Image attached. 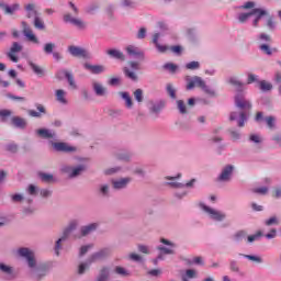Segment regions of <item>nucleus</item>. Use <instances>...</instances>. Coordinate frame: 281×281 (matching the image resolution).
<instances>
[{"mask_svg": "<svg viewBox=\"0 0 281 281\" xmlns=\"http://www.w3.org/2000/svg\"><path fill=\"white\" fill-rule=\"evenodd\" d=\"M18 256L24 258L29 267V278L33 281H42L49 273V263H38L36 255L30 249L22 247L18 250Z\"/></svg>", "mask_w": 281, "mask_h": 281, "instance_id": "nucleus-1", "label": "nucleus"}, {"mask_svg": "<svg viewBox=\"0 0 281 281\" xmlns=\"http://www.w3.org/2000/svg\"><path fill=\"white\" fill-rule=\"evenodd\" d=\"M235 106L239 109V112H231L229 121L237 122V126L243 128L247 122V111H251V101L245 98V92L235 94Z\"/></svg>", "mask_w": 281, "mask_h": 281, "instance_id": "nucleus-2", "label": "nucleus"}, {"mask_svg": "<svg viewBox=\"0 0 281 281\" xmlns=\"http://www.w3.org/2000/svg\"><path fill=\"white\" fill-rule=\"evenodd\" d=\"M186 82H187V91H192V89H194V87H198L199 89H201L203 91V93H205V95H209V98H217L218 97V93L216 92V90H214L212 87L207 86L205 80H203V78H201L199 76H193V77L187 76Z\"/></svg>", "mask_w": 281, "mask_h": 281, "instance_id": "nucleus-3", "label": "nucleus"}, {"mask_svg": "<svg viewBox=\"0 0 281 281\" xmlns=\"http://www.w3.org/2000/svg\"><path fill=\"white\" fill-rule=\"evenodd\" d=\"M199 207H201V210H203V212L209 214L211 221H216L217 223H221L227 218V214H225L223 211L212 209V207L205 205V203H203V202H201L199 204Z\"/></svg>", "mask_w": 281, "mask_h": 281, "instance_id": "nucleus-4", "label": "nucleus"}, {"mask_svg": "<svg viewBox=\"0 0 281 281\" xmlns=\"http://www.w3.org/2000/svg\"><path fill=\"white\" fill-rule=\"evenodd\" d=\"M48 144L52 146L55 153H67V154L78 153V147L71 146L69 145V143L49 140Z\"/></svg>", "mask_w": 281, "mask_h": 281, "instance_id": "nucleus-5", "label": "nucleus"}, {"mask_svg": "<svg viewBox=\"0 0 281 281\" xmlns=\"http://www.w3.org/2000/svg\"><path fill=\"white\" fill-rule=\"evenodd\" d=\"M86 170L85 165H79L77 167H71L70 165H63L60 167V172L63 175H68L69 179H76V177H80Z\"/></svg>", "mask_w": 281, "mask_h": 281, "instance_id": "nucleus-6", "label": "nucleus"}, {"mask_svg": "<svg viewBox=\"0 0 281 281\" xmlns=\"http://www.w3.org/2000/svg\"><path fill=\"white\" fill-rule=\"evenodd\" d=\"M55 78L57 80H67L70 89H72L74 91H76V89H78V85L76 83V79L74 78V74H71V71L67 70V69H59L57 70V72L55 74Z\"/></svg>", "mask_w": 281, "mask_h": 281, "instance_id": "nucleus-7", "label": "nucleus"}, {"mask_svg": "<svg viewBox=\"0 0 281 281\" xmlns=\"http://www.w3.org/2000/svg\"><path fill=\"white\" fill-rule=\"evenodd\" d=\"M160 243L165 246H157V251H160L161 254H165V256H175V249H177V244L166 239L160 238Z\"/></svg>", "mask_w": 281, "mask_h": 281, "instance_id": "nucleus-8", "label": "nucleus"}, {"mask_svg": "<svg viewBox=\"0 0 281 281\" xmlns=\"http://www.w3.org/2000/svg\"><path fill=\"white\" fill-rule=\"evenodd\" d=\"M63 21L64 23H70V25H74L77 30H87V22L82 21L80 18L71 16V13H65Z\"/></svg>", "mask_w": 281, "mask_h": 281, "instance_id": "nucleus-9", "label": "nucleus"}, {"mask_svg": "<svg viewBox=\"0 0 281 281\" xmlns=\"http://www.w3.org/2000/svg\"><path fill=\"white\" fill-rule=\"evenodd\" d=\"M131 181H133V178H131V177L112 179L111 186H112L113 190H115L116 192H120L122 190H126V188H128Z\"/></svg>", "mask_w": 281, "mask_h": 281, "instance_id": "nucleus-10", "label": "nucleus"}, {"mask_svg": "<svg viewBox=\"0 0 281 281\" xmlns=\"http://www.w3.org/2000/svg\"><path fill=\"white\" fill-rule=\"evenodd\" d=\"M235 167L234 165H226L223 169L220 176L217 177V181H221L222 183H227L232 181V177L234 175Z\"/></svg>", "mask_w": 281, "mask_h": 281, "instance_id": "nucleus-11", "label": "nucleus"}, {"mask_svg": "<svg viewBox=\"0 0 281 281\" xmlns=\"http://www.w3.org/2000/svg\"><path fill=\"white\" fill-rule=\"evenodd\" d=\"M21 25H22V32L25 38H27V41H30L31 43H35V45H38L40 43L38 37H36V35L34 34V31H32V27H30V24H27V22L25 21H22Z\"/></svg>", "mask_w": 281, "mask_h": 281, "instance_id": "nucleus-12", "label": "nucleus"}, {"mask_svg": "<svg viewBox=\"0 0 281 281\" xmlns=\"http://www.w3.org/2000/svg\"><path fill=\"white\" fill-rule=\"evenodd\" d=\"M251 12L252 16H255V19L251 22L252 27H259L262 16H269V11L262 8L252 9Z\"/></svg>", "mask_w": 281, "mask_h": 281, "instance_id": "nucleus-13", "label": "nucleus"}, {"mask_svg": "<svg viewBox=\"0 0 281 281\" xmlns=\"http://www.w3.org/2000/svg\"><path fill=\"white\" fill-rule=\"evenodd\" d=\"M68 52L75 58H91V53L79 46H69Z\"/></svg>", "mask_w": 281, "mask_h": 281, "instance_id": "nucleus-14", "label": "nucleus"}, {"mask_svg": "<svg viewBox=\"0 0 281 281\" xmlns=\"http://www.w3.org/2000/svg\"><path fill=\"white\" fill-rule=\"evenodd\" d=\"M111 254H113V250L111 248H102L97 252L92 254L90 258L94 262H100V260H106V258H110Z\"/></svg>", "mask_w": 281, "mask_h": 281, "instance_id": "nucleus-15", "label": "nucleus"}, {"mask_svg": "<svg viewBox=\"0 0 281 281\" xmlns=\"http://www.w3.org/2000/svg\"><path fill=\"white\" fill-rule=\"evenodd\" d=\"M21 52H23V45L19 44V42H13L10 50L7 53V56L12 63H19V57L14 54H19Z\"/></svg>", "mask_w": 281, "mask_h": 281, "instance_id": "nucleus-16", "label": "nucleus"}, {"mask_svg": "<svg viewBox=\"0 0 281 281\" xmlns=\"http://www.w3.org/2000/svg\"><path fill=\"white\" fill-rule=\"evenodd\" d=\"M125 52L128 56L133 58H137L138 60H144L146 56L144 55V50L135 45H128L125 47Z\"/></svg>", "mask_w": 281, "mask_h": 281, "instance_id": "nucleus-17", "label": "nucleus"}, {"mask_svg": "<svg viewBox=\"0 0 281 281\" xmlns=\"http://www.w3.org/2000/svg\"><path fill=\"white\" fill-rule=\"evenodd\" d=\"M36 135L42 139H58V134L54 130L49 128H40L36 130Z\"/></svg>", "mask_w": 281, "mask_h": 281, "instance_id": "nucleus-18", "label": "nucleus"}, {"mask_svg": "<svg viewBox=\"0 0 281 281\" xmlns=\"http://www.w3.org/2000/svg\"><path fill=\"white\" fill-rule=\"evenodd\" d=\"M113 157L116 158L117 161H124L125 164H128L133 157V154L124 149H120L113 153Z\"/></svg>", "mask_w": 281, "mask_h": 281, "instance_id": "nucleus-19", "label": "nucleus"}, {"mask_svg": "<svg viewBox=\"0 0 281 281\" xmlns=\"http://www.w3.org/2000/svg\"><path fill=\"white\" fill-rule=\"evenodd\" d=\"M105 54L110 56V58H114V60H120L121 63H124L126 60V55L117 48H110L105 50Z\"/></svg>", "mask_w": 281, "mask_h": 281, "instance_id": "nucleus-20", "label": "nucleus"}, {"mask_svg": "<svg viewBox=\"0 0 281 281\" xmlns=\"http://www.w3.org/2000/svg\"><path fill=\"white\" fill-rule=\"evenodd\" d=\"M83 67L85 69L90 71V74H94L95 76L104 74L106 71V67H104L103 65H91L89 63H86Z\"/></svg>", "mask_w": 281, "mask_h": 281, "instance_id": "nucleus-21", "label": "nucleus"}, {"mask_svg": "<svg viewBox=\"0 0 281 281\" xmlns=\"http://www.w3.org/2000/svg\"><path fill=\"white\" fill-rule=\"evenodd\" d=\"M110 278H111V268L102 267L99 270V273L97 274L94 281H109Z\"/></svg>", "mask_w": 281, "mask_h": 281, "instance_id": "nucleus-22", "label": "nucleus"}, {"mask_svg": "<svg viewBox=\"0 0 281 281\" xmlns=\"http://www.w3.org/2000/svg\"><path fill=\"white\" fill-rule=\"evenodd\" d=\"M98 194L99 196H102V199H109V196H111V184L109 183L99 184Z\"/></svg>", "mask_w": 281, "mask_h": 281, "instance_id": "nucleus-23", "label": "nucleus"}, {"mask_svg": "<svg viewBox=\"0 0 281 281\" xmlns=\"http://www.w3.org/2000/svg\"><path fill=\"white\" fill-rule=\"evenodd\" d=\"M164 106H166L164 101L151 102L149 104V112L153 113V115H159V113L164 111Z\"/></svg>", "mask_w": 281, "mask_h": 281, "instance_id": "nucleus-24", "label": "nucleus"}, {"mask_svg": "<svg viewBox=\"0 0 281 281\" xmlns=\"http://www.w3.org/2000/svg\"><path fill=\"white\" fill-rule=\"evenodd\" d=\"M25 203L27 205H22V213L25 216H32V214H34V212H36V209H34V206H32V203H34V200L32 198H29L25 200Z\"/></svg>", "mask_w": 281, "mask_h": 281, "instance_id": "nucleus-25", "label": "nucleus"}, {"mask_svg": "<svg viewBox=\"0 0 281 281\" xmlns=\"http://www.w3.org/2000/svg\"><path fill=\"white\" fill-rule=\"evenodd\" d=\"M228 85L235 87L237 93H244L243 91L245 89V83L240 81L237 77H229Z\"/></svg>", "mask_w": 281, "mask_h": 281, "instance_id": "nucleus-26", "label": "nucleus"}, {"mask_svg": "<svg viewBox=\"0 0 281 281\" xmlns=\"http://www.w3.org/2000/svg\"><path fill=\"white\" fill-rule=\"evenodd\" d=\"M92 89L95 95H98L99 98H104V95H106L108 93L106 88L98 81L92 82Z\"/></svg>", "mask_w": 281, "mask_h": 281, "instance_id": "nucleus-27", "label": "nucleus"}, {"mask_svg": "<svg viewBox=\"0 0 281 281\" xmlns=\"http://www.w3.org/2000/svg\"><path fill=\"white\" fill-rule=\"evenodd\" d=\"M11 124L14 128H21L22 131L27 127V121L21 116H13Z\"/></svg>", "mask_w": 281, "mask_h": 281, "instance_id": "nucleus-28", "label": "nucleus"}, {"mask_svg": "<svg viewBox=\"0 0 281 281\" xmlns=\"http://www.w3.org/2000/svg\"><path fill=\"white\" fill-rule=\"evenodd\" d=\"M94 262L93 260H91V257H89L86 261H82L79 266H78V270L77 273L79 276H85V273H87V271H89V269H91V263Z\"/></svg>", "mask_w": 281, "mask_h": 281, "instance_id": "nucleus-29", "label": "nucleus"}, {"mask_svg": "<svg viewBox=\"0 0 281 281\" xmlns=\"http://www.w3.org/2000/svg\"><path fill=\"white\" fill-rule=\"evenodd\" d=\"M55 98L56 101L59 102V104H69V101L67 100V91H65L64 89H57L55 91Z\"/></svg>", "mask_w": 281, "mask_h": 281, "instance_id": "nucleus-30", "label": "nucleus"}, {"mask_svg": "<svg viewBox=\"0 0 281 281\" xmlns=\"http://www.w3.org/2000/svg\"><path fill=\"white\" fill-rule=\"evenodd\" d=\"M98 227H99L98 223H91L86 226H81L80 234L81 236H89V234H93V232H95Z\"/></svg>", "mask_w": 281, "mask_h": 281, "instance_id": "nucleus-31", "label": "nucleus"}, {"mask_svg": "<svg viewBox=\"0 0 281 281\" xmlns=\"http://www.w3.org/2000/svg\"><path fill=\"white\" fill-rule=\"evenodd\" d=\"M1 8L4 11V14H10V16H12L15 12H19V10H21V4L19 3H13L11 5L2 4Z\"/></svg>", "mask_w": 281, "mask_h": 281, "instance_id": "nucleus-32", "label": "nucleus"}, {"mask_svg": "<svg viewBox=\"0 0 281 281\" xmlns=\"http://www.w3.org/2000/svg\"><path fill=\"white\" fill-rule=\"evenodd\" d=\"M78 228V221L72 220L71 222H69V224L64 228L63 234L69 238V236H71V232H76V229Z\"/></svg>", "mask_w": 281, "mask_h": 281, "instance_id": "nucleus-33", "label": "nucleus"}, {"mask_svg": "<svg viewBox=\"0 0 281 281\" xmlns=\"http://www.w3.org/2000/svg\"><path fill=\"white\" fill-rule=\"evenodd\" d=\"M119 5L122 10H135L137 2L135 0H121Z\"/></svg>", "mask_w": 281, "mask_h": 281, "instance_id": "nucleus-34", "label": "nucleus"}, {"mask_svg": "<svg viewBox=\"0 0 281 281\" xmlns=\"http://www.w3.org/2000/svg\"><path fill=\"white\" fill-rule=\"evenodd\" d=\"M35 106H36L38 112L35 111V110H30L29 115L31 117H42L41 113H43L44 115H45V113H47V110L45 109V106H43V104L37 103Z\"/></svg>", "mask_w": 281, "mask_h": 281, "instance_id": "nucleus-35", "label": "nucleus"}, {"mask_svg": "<svg viewBox=\"0 0 281 281\" xmlns=\"http://www.w3.org/2000/svg\"><path fill=\"white\" fill-rule=\"evenodd\" d=\"M120 98L124 100L126 109H133V98L128 92H119Z\"/></svg>", "mask_w": 281, "mask_h": 281, "instance_id": "nucleus-36", "label": "nucleus"}, {"mask_svg": "<svg viewBox=\"0 0 281 281\" xmlns=\"http://www.w3.org/2000/svg\"><path fill=\"white\" fill-rule=\"evenodd\" d=\"M239 256H241V258H246V260H250V262H256L257 265H262V262H265V260L260 256L246 254H239Z\"/></svg>", "mask_w": 281, "mask_h": 281, "instance_id": "nucleus-37", "label": "nucleus"}, {"mask_svg": "<svg viewBox=\"0 0 281 281\" xmlns=\"http://www.w3.org/2000/svg\"><path fill=\"white\" fill-rule=\"evenodd\" d=\"M29 67H31L32 71L36 74L40 78H43L45 76V69L41 68V66L34 64L33 61H29Z\"/></svg>", "mask_w": 281, "mask_h": 281, "instance_id": "nucleus-38", "label": "nucleus"}, {"mask_svg": "<svg viewBox=\"0 0 281 281\" xmlns=\"http://www.w3.org/2000/svg\"><path fill=\"white\" fill-rule=\"evenodd\" d=\"M33 25L35 30H40L42 32L45 30V21H43V18H41V13L35 19H33Z\"/></svg>", "mask_w": 281, "mask_h": 281, "instance_id": "nucleus-39", "label": "nucleus"}, {"mask_svg": "<svg viewBox=\"0 0 281 281\" xmlns=\"http://www.w3.org/2000/svg\"><path fill=\"white\" fill-rule=\"evenodd\" d=\"M193 278H196V270L194 269H188L186 273L181 276L182 281H190L193 280Z\"/></svg>", "mask_w": 281, "mask_h": 281, "instance_id": "nucleus-40", "label": "nucleus"}, {"mask_svg": "<svg viewBox=\"0 0 281 281\" xmlns=\"http://www.w3.org/2000/svg\"><path fill=\"white\" fill-rule=\"evenodd\" d=\"M176 104L180 115H188V106L183 100H177Z\"/></svg>", "mask_w": 281, "mask_h": 281, "instance_id": "nucleus-41", "label": "nucleus"}, {"mask_svg": "<svg viewBox=\"0 0 281 281\" xmlns=\"http://www.w3.org/2000/svg\"><path fill=\"white\" fill-rule=\"evenodd\" d=\"M114 273H116V276H121V278H128L131 276V272L122 266H116L114 268Z\"/></svg>", "mask_w": 281, "mask_h": 281, "instance_id": "nucleus-42", "label": "nucleus"}, {"mask_svg": "<svg viewBox=\"0 0 281 281\" xmlns=\"http://www.w3.org/2000/svg\"><path fill=\"white\" fill-rule=\"evenodd\" d=\"M67 238L68 237L63 234L61 237L55 243L56 256H60V249H63V243H65V240H67Z\"/></svg>", "mask_w": 281, "mask_h": 281, "instance_id": "nucleus-43", "label": "nucleus"}, {"mask_svg": "<svg viewBox=\"0 0 281 281\" xmlns=\"http://www.w3.org/2000/svg\"><path fill=\"white\" fill-rule=\"evenodd\" d=\"M267 20H266V27H268V30L270 32H274L276 27H277V24H276V21L273 20V15H267Z\"/></svg>", "mask_w": 281, "mask_h": 281, "instance_id": "nucleus-44", "label": "nucleus"}, {"mask_svg": "<svg viewBox=\"0 0 281 281\" xmlns=\"http://www.w3.org/2000/svg\"><path fill=\"white\" fill-rule=\"evenodd\" d=\"M122 170H123L122 166H116V167L105 169L104 175H106L108 177H111L113 175H117L122 172Z\"/></svg>", "mask_w": 281, "mask_h": 281, "instance_id": "nucleus-45", "label": "nucleus"}, {"mask_svg": "<svg viewBox=\"0 0 281 281\" xmlns=\"http://www.w3.org/2000/svg\"><path fill=\"white\" fill-rule=\"evenodd\" d=\"M166 186H169V188H173L175 190H183V188H186V183L177 182V180H170L169 182H166Z\"/></svg>", "mask_w": 281, "mask_h": 281, "instance_id": "nucleus-46", "label": "nucleus"}, {"mask_svg": "<svg viewBox=\"0 0 281 281\" xmlns=\"http://www.w3.org/2000/svg\"><path fill=\"white\" fill-rule=\"evenodd\" d=\"M38 177L42 181H44V183L54 182V175H52V173L40 172Z\"/></svg>", "mask_w": 281, "mask_h": 281, "instance_id": "nucleus-47", "label": "nucleus"}, {"mask_svg": "<svg viewBox=\"0 0 281 281\" xmlns=\"http://www.w3.org/2000/svg\"><path fill=\"white\" fill-rule=\"evenodd\" d=\"M259 88L261 91L267 92V91H271V89H273V85H271V82H269L267 80H261V81H259Z\"/></svg>", "mask_w": 281, "mask_h": 281, "instance_id": "nucleus-48", "label": "nucleus"}, {"mask_svg": "<svg viewBox=\"0 0 281 281\" xmlns=\"http://www.w3.org/2000/svg\"><path fill=\"white\" fill-rule=\"evenodd\" d=\"M11 203H23L25 196L22 193H13L10 195Z\"/></svg>", "mask_w": 281, "mask_h": 281, "instance_id": "nucleus-49", "label": "nucleus"}, {"mask_svg": "<svg viewBox=\"0 0 281 281\" xmlns=\"http://www.w3.org/2000/svg\"><path fill=\"white\" fill-rule=\"evenodd\" d=\"M263 223L266 227H271L272 225H280V220L278 218V216L272 215L271 217L266 220Z\"/></svg>", "mask_w": 281, "mask_h": 281, "instance_id": "nucleus-50", "label": "nucleus"}, {"mask_svg": "<svg viewBox=\"0 0 281 281\" xmlns=\"http://www.w3.org/2000/svg\"><path fill=\"white\" fill-rule=\"evenodd\" d=\"M166 91H167L169 98H171V100H177V90L175 89L172 83L167 85Z\"/></svg>", "mask_w": 281, "mask_h": 281, "instance_id": "nucleus-51", "label": "nucleus"}, {"mask_svg": "<svg viewBox=\"0 0 281 281\" xmlns=\"http://www.w3.org/2000/svg\"><path fill=\"white\" fill-rule=\"evenodd\" d=\"M54 49H56V44H54V43H46V44H44L43 52H44V54H46L47 56H49L50 54H53V53H54Z\"/></svg>", "mask_w": 281, "mask_h": 281, "instance_id": "nucleus-52", "label": "nucleus"}, {"mask_svg": "<svg viewBox=\"0 0 281 281\" xmlns=\"http://www.w3.org/2000/svg\"><path fill=\"white\" fill-rule=\"evenodd\" d=\"M250 16H252V11L247 12V13H239L237 16V21L239 23H247V21H249Z\"/></svg>", "mask_w": 281, "mask_h": 281, "instance_id": "nucleus-53", "label": "nucleus"}, {"mask_svg": "<svg viewBox=\"0 0 281 281\" xmlns=\"http://www.w3.org/2000/svg\"><path fill=\"white\" fill-rule=\"evenodd\" d=\"M164 69H166L169 74H177V69H179V66L172 63H167L162 66Z\"/></svg>", "mask_w": 281, "mask_h": 281, "instance_id": "nucleus-54", "label": "nucleus"}, {"mask_svg": "<svg viewBox=\"0 0 281 281\" xmlns=\"http://www.w3.org/2000/svg\"><path fill=\"white\" fill-rule=\"evenodd\" d=\"M258 41H259V43H261V45L269 44V43H271V35H269L267 33H261L258 36Z\"/></svg>", "mask_w": 281, "mask_h": 281, "instance_id": "nucleus-55", "label": "nucleus"}, {"mask_svg": "<svg viewBox=\"0 0 281 281\" xmlns=\"http://www.w3.org/2000/svg\"><path fill=\"white\" fill-rule=\"evenodd\" d=\"M26 192L31 196H36L40 192V189H38V187H36L34 184H29V187L26 188Z\"/></svg>", "mask_w": 281, "mask_h": 281, "instance_id": "nucleus-56", "label": "nucleus"}, {"mask_svg": "<svg viewBox=\"0 0 281 281\" xmlns=\"http://www.w3.org/2000/svg\"><path fill=\"white\" fill-rule=\"evenodd\" d=\"M0 271L7 273V276H12V273H14V269L5 263H0Z\"/></svg>", "mask_w": 281, "mask_h": 281, "instance_id": "nucleus-57", "label": "nucleus"}, {"mask_svg": "<svg viewBox=\"0 0 281 281\" xmlns=\"http://www.w3.org/2000/svg\"><path fill=\"white\" fill-rule=\"evenodd\" d=\"M186 69H189L191 71H194L196 69H201V63L190 61V63L186 64Z\"/></svg>", "mask_w": 281, "mask_h": 281, "instance_id": "nucleus-58", "label": "nucleus"}, {"mask_svg": "<svg viewBox=\"0 0 281 281\" xmlns=\"http://www.w3.org/2000/svg\"><path fill=\"white\" fill-rule=\"evenodd\" d=\"M259 49L267 56H271V54H273V52L271 50V46H269V44H260Z\"/></svg>", "mask_w": 281, "mask_h": 281, "instance_id": "nucleus-59", "label": "nucleus"}, {"mask_svg": "<svg viewBox=\"0 0 281 281\" xmlns=\"http://www.w3.org/2000/svg\"><path fill=\"white\" fill-rule=\"evenodd\" d=\"M124 74L126 78H130V80H133L134 82H137V74L133 72L128 68H124Z\"/></svg>", "mask_w": 281, "mask_h": 281, "instance_id": "nucleus-60", "label": "nucleus"}, {"mask_svg": "<svg viewBox=\"0 0 281 281\" xmlns=\"http://www.w3.org/2000/svg\"><path fill=\"white\" fill-rule=\"evenodd\" d=\"M245 236H247V233H245V231H239L233 236V240H235V243H240Z\"/></svg>", "mask_w": 281, "mask_h": 281, "instance_id": "nucleus-61", "label": "nucleus"}, {"mask_svg": "<svg viewBox=\"0 0 281 281\" xmlns=\"http://www.w3.org/2000/svg\"><path fill=\"white\" fill-rule=\"evenodd\" d=\"M134 98H135L136 102H144V90L136 89L134 91Z\"/></svg>", "mask_w": 281, "mask_h": 281, "instance_id": "nucleus-62", "label": "nucleus"}, {"mask_svg": "<svg viewBox=\"0 0 281 281\" xmlns=\"http://www.w3.org/2000/svg\"><path fill=\"white\" fill-rule=\"evenodd\" d=\"M249 142H252V144H262V137L259 134H250Z\"/></svg>", "mask_w": 281, "mask_h": 281, "instance_id": "nucleus-63", "label": "nucleus"}, {"mask_svg": "<svg viewBox=\"0 0 281 281\" xmlns=\"http://www.w3.org/2000/svg\"><path fill=\"white\" fill-rule=\"evenodd\" d=\"M228 132L233 142H238V139H240V132L236 130H229Z\"/></svg>", "mask_w": 281, "mask_h": 281, "instance_id": "nucleus-64", "label": "nucleus"}]
</instances>
